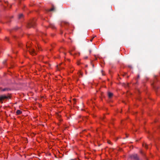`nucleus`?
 Instances as JSON below:
<instances>
[{"instance_id":"obj_1","label":"nucleus","mask_w":160,"mask_h":160,"mask_svg":"<svg viewBox=\"0 0 160 160\" xmlns=\"http://www.w3.org/2000/svg\"><path fill=\"white\" fill-rule=\"evenodd\" d=\"M28 50L29 51L31 54L35 55L37 54L36 52L32 46L30 42H28L27 44Z\"/></svg>"},{"instance_id":"obj_10","label":"nucleus","mask_w":160,"mask_h":160,"mask_svg":"<svg viewBox=\"0 0 160 160\" xmlns=\"http://www.w3.org/2000/svg\"><path fill=\"white\" fill-rule=\"evenodd\" d=\"M38 49L39 50L40 49H39V46L38 45Z\"/></svg>"},{"instance_id":"obj_11","label":"nucleus","mask_w":160,"mask_h":160,"mask_svg":"<svg viewBox=\"0 0 160 160\" xmlns=\"http://www.w3.org/2000/svg\"><path fill=\"white\" fill-rule=\"evenodd\" d=\"M85 58L87 59V57H85Z\"/></svg>"},{"instance_id":"obj_5","label":"nucleus","mask_w":160,"mask_h":160,"mask_svg":"<svg viewBox=\"0 0 160 160\" xmlns=\"http://www.w3.org/2000/svg\"><path fill=\"white\" fill-rule=\"evenodd\" d=\"M22 113V112L20 110H18L16 112L17 115H19Z\"/></svg>"},{"instance_id":"obj_8","label":"nucleus","mask_w":160,"mask_h":160,"mask_svg":"<svg viewBox=\"0 0 160 160\" xmlns=\"http://www.w3.org/2000/svg\"><path fill=\"white\" fill-rule=\"evenodd\" d=\"M54 10V7H52L51 9L49 10V11H52Z\"/></svg>"},{"instance_id":"obj_13","label":"nucleus","mask_w":160,"mask_h":160,"mask_svg":"<svg viewBox=\"0 0 160 160\" xmlns=\"http://www.w3.org/2000/svg\"><path fill=\"white\" fill-rule=\"evenodd\" d=\"M73 100H76V99H73Z\"/></svg>"},{"instance_id":"obj_6","label":"nucleus","mask_w":160,"mask_h":160,"mask_svg":"<svg viewBox=\"0 0 160 160\" xmlns=\"http://www.w3.org/2000/svg\"><path fill=\"white\" fill-rule=\"evenodd\" d=\"M142 146L143 147H145L146 148H148V145L146 143H143L142 144Z\"/></svg>"},{"instance_id":"obj_9","label":"nucleus","mask_w":160,"mask_h":160,"mask_svg":"<svg viewBox=\"0 0 160 160\" xmlns=\"http://www.w3.org/2000/svg\"><path fill=\"white\" fill-rule=\"evenodd\" d=\"M94 37L93 38H92L91 40L90 41L92 42L93 39V38H94Z\"/></svg>"},{"instance_id":"obj_12","label":"nucleus","mask_w":160,"mask_h":160,"mask_svg":"<svg viewBox=\"0 0 160 160\" xmlns=\"http://www.w3.org/2000/svg\"><path fill=\"white\" fill-rule=\"evenodd\" d=\"M3 91H5V89H3Z\"/></svg>"},{"instance_id":"obj_7","label":"nucleus","mask_w":160,"mask_h":160,"mask_svg":"<svg viewBox=\"0 0 160 160\" xmlns=\"http://www.w3.org/2000/svg\"><path fill=\"white\" fill-rule=\"evenodd\" d=\"M23 14H21L19 15V16H18V18H22L23 17Z\"/></svg>"},{"instance_id":"obj_14","label":"nucleus","mask_w":160,"mask_h":160,"mask_svg":"<svg viewBox=\"0 0 160 160\" xmlns=\"http://www.w3.org/2000/svg\"><path fill=\"white\" fill-rule=\"evenodd\" d=\"M108 143H109V144L110 143L109 142H108Z\"/></svg>"},{"instance_id":"obj_4","label":"nucleus","mask_w":160,"mask_h":160,"mask_svg":"<svg viewBox=\"0 0 160 160\" xmlns=\"http://www.w3.org/2000/svg\"><path fill=\"white\" fill-rule=\"evenodd\" d=\"M112 95H113V94L112 93L110 92H108V96L109 98H111V97H112Z\"/></svg>"},{"instance_id":"obj_3","label":"nucleus","mask_w":160,"mask_h":160,"mask_svg":"<svg viewBox=\"0 0 160 160\" xmlns=\"http://www.w3.org/2000/svg\"><path fill=\"white\" fill-rule=\"evenodd\" d=\"M8 97L5 95H1L0 96V102L2 103V101L8 98Z\"/></svg>"},{"instance_id":"obj_2","label":"nucleus","mask_w":160,"mask_h":160,"mask_svg":"<svg viewBox=\"0 0 160 160\" xmlns=\"http://www.w3.org/2000/svg\"><path fill=\"white\" fill-rule=\"evenodd\" d=\"M131 158L132 159H135V160H138V157L137 154H134L131 156Z\"/></svg>"}]
</instances>
